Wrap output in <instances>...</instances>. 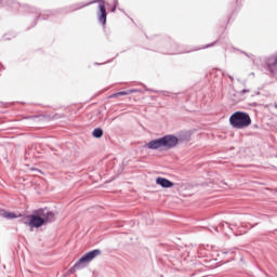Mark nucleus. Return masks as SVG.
<instances>
[{
  "instance_id": "423d86ee",
  "label": "nucleus",
  "mask_w": 277,
  "mask_h": 277,
  "mask_svg": "<svg viewBox=\"0 0 277 277\" xmlns=\"http://www.w3.org/2000/svg\"><path fill=\"white\" fill-rule=\"evenodd\" d=\"M156 184L160 187H163L164 189H170L171 187H174V183L170 182V180L166 177H157Z\"/></svg>"
},
{
  "instance_id": "ddd939ff",
  "label": "nucleus",
  "mask_w": 277,
  "mask_h": 277,
  "mask_svg": "<svg viewBox=\"0 0 277 277\" xmlns=\"http://www.w3.org/2000/svg\"><path fill=\"white\" fill-rule=\"evenodd\" d=\"M116 5H118V2H116L115 6L111 9V12H116Z\"/></svg>"
},
{
  "instance_id": "f03ea898",
  "label": "nucleus",
  "mask_w": 277,
  "mask_h": 277,
  "mask_svg": "<svg viewBox=\"0 0 277 277\" xmlns=\"http://www.w3.org/2000/svg\"><path fill=\"white\" fill-rule=\"evenodd\" d=\"M55 220V213L49 210H39L36 214L30 216H26L23 219V223L29 228H40V226H44V224H49V222H53Z\"/></svg>"
},
{
  "instance_id": "20e7f679",
  "label": "nucleus",
  "mask_w": 277,
  "mask_h": 277,
  "mask_svg": "<svg viewBox=\"0 0 277 277\" xmlns=\"http://www.w3.org/2000/svg\"><path fill=\"white\" fill-rule=\"evenodd\" d=\"M100 254H101V250L98 249H95L93 251L85 253L78 260V262H76L74 266L75 269H83V267H85L88 263H90L91 261H94V259H96V256H100Z\"/></svg>"
},
{
  "instance_id": "6e6552de",
  "label": "nucleus",
  "mask_w": 277,
  "mask_h": 277,
  "mask_svg": "<svg viewBox=\"0 0 277 277\" xmlns=\"http://www.w3.org/2000/svg\"><path fill=\"white\" fill-rule=\"evenodd\" d=\"M92 135H93V137H96V138L103 137V129H101V128L94 129L92 132Z\"/></svg>"
},
{
  "instance_id": "9b49d317",
  "label": "nucleus",
  "mask_w": 277,
  "mask_h": 277,
  "mask_svg": "<svg viewBox=\"0 0 277 277\" xmlns=\"http://www.w3.org/2000/svg\"><path fill=\"white\" fill-rule=\"evenodd\" d=\"M31 172H34L35 174H40L42 173V171L38 170V169H31Z\"/></svg>"
},
{
  "instance_id": "39448f33",
  "label": "nucleus",
  "mask_w": 277,
  "mask_h": 277,
  "mask_svg": "<svg viewBox=\"0 0 277 277\" xmlns=\"http://www.w3.org/2000/svg\"><path fill=\"white\" fill-rule=\"evenodd\" d=\"M98 4V10L100 12L97 13V21L102 23V25H105L107 23V9L105 8V1L103 0H97Z\"/></svg>"
},
{
  "instance_id": "7ed1b4c3",
  "label": "nucleus",
  "mask_w": 277,
  "mask_h": 277,
  "mask_svg": "<svg viewBox=\"0 0 277 277\" xmlns=\"http://www.w3.org/2000/svg\"><path fill=\"white\" fill-rule=\"evenodd\" d=\"M229 123L234 129H248L252 124V119L248 113L236 111L229 117Z\"/></svg>"
},
{
  "instance_id": "1a4fd4ad",
  "label": "nucleus",
  "mask_w": 277,
  "mask_h": 277,
  "mask_svg": "<svg viewBox=\"0 0 277 277\" xmlns=\"http://www.w3.org/2000/svg\"><path fill=\"white\" fill-rule=\"evenodd\" d=\"M131 92L133 91H121V92H118L116 93L114 96H127V94H131Z\"/></svg>"
},
{
  "instance_id": "0eeeda50",
  "label": "nucleus",
  "mask_w": 277,
  "mask_h": 277,
  "mask_svg": "<svg viewBox=\"0 0 277 277\" xmlns=\"http://www.w3.org/2000/svg\"><path fill=\"white\" fill-rule=\"evenodd\" d=\"M1 216L5 217V220H14L18 217L14 212H2Z\"/></svg>"
},
{
  "instance_id": "9d476101",
  "label": "nucleus",
  "mask_w": 277,
  "mask_h": 277,
  "mask_svg": "<svg viewBox=\"0 0 277 277\" xmlns=\"http://www.w3.org/2000/svg\"><path fill=\"white\" fill-rule=\"evenodd\" d=\"M92 3H98V0H94L92 2H89L88 4H82V8H85V5H92Z\"/></svg>"
},
{
  "instance_id": "f8f14e48",
  "label": "nucleus",
  "mask_w": 277,
  "mask_h": 277,
  "mask_svg": "<svg viewBox=\"0 0 277 277\" xmlns=\"http://www.w3.org/2000/svg\"><path fill=\"white\" fill-rule=\"evenodd\" d=\"M248 92H250V90L243 89V90L240 91V94L243 95V94H246Z\"/></svg>"
},
{
  "instance_id": "f257e3e1",
  "label": "nucleus",
  "mask_w": 277,
  "mask_h": 277,
  "mask_svg": "<svg viewBox=\"0 0 277 277\" xmlns=\"http://www.w3.org/2000/svg\"><path fill=\"white\" fill-rule=\"evenodd\" d=\"M179 146V137L173 134H167L160 138L147 142L143 148L145 150H172Z\"/></svg>"
}]
</instances>
